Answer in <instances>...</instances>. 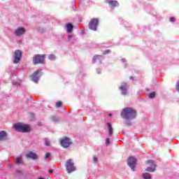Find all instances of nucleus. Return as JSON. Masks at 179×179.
Listing matches in <instances>:
<instances>
[{
    "mask_svg": "<svg viewBox=\"0 0 179 179\" xmlns=\"http://www.w3.org/2000/svg\"><path fill=\"white\" fill-rule=\"evenodd\" d=\"M109 52H111V51L110 50H105L103 52V55H106V54H108Z\"/></svg>",
    "mask_w": 179,
    "mask_h": 179,
    "instance_id": "nucleus-27",
    "label": "nucleus"
},
{
    "mask_svg": "<svg viewBox=\"0 0 179 179\" xmlns=\"http://www.w3.org/2000/svg\"><path fill=\"white\" fill-rule=\"evenodd\" d=\"M147 164H150V166H148L145 169V171H149L150 173H155V171H156L157 165L155 164V161L149 159L147 161Z\"/></svg>",
    "mask_w": 179,
    "mask_h": 179,
    "instance_id": "nucleus-5",
    "label": "nucleus"
},
{
    "mask_svg": "<svg viewBox=\"0 0 179 179\" xmlns=\"http://www.w3.org/2000/svg\"><path fill=\"white\" fill-rule=\"evenodd\" d=\"M128 166L133 171H135V167H136V159L132 157L127 160Z\"/></svg>",
    "mask_w": 179,
    "mask_h": 179,
    "instance_id": "nucleus-7",
    "label": "nucleus"
},
{
    "mask_svg": "<svg viewBox=\"0 0 179 179\" xmlns=\"http://www.w3.org/2000/svg\"><path fill=\"white\" fill-rule=\"evenodd\" d=\"M25 31H26V30L24 29V28L20 27V28L17 29L15 31V34L16 36H22V34H24Z\"/></svg>",
    "mask_w": 179,
    "mask_h": 179,
    "instance_id": "nucleus-12",
    "label": "nucleus"
},
{
    "mask_svg": "<svg viewBox=\"0 0 179 179\" xmlns=\"http://www.w3.org/2000/svg\"><path fill=\"white\" fill-rule=\"evenodd\" d=\"M49 173H52V170L49 171Z\"/></svg>",
    "mask_w": 179,
    "mask_h": 179,
    "instance_id": "nucleus-33",
    "label": "nucleus"
},
{
    "mask_svg": "<svg viewBox=\"0 0 179 179\" xmlns=\"http://www.w3.org/2000/svg\"><path fill=\"white\" fill-rule=\"evenodd\" d=\"M44 141L45 146H50V140H48V138H45Z\"/></svg>",
    "mask_w": 179,
    "mask_h": 179,
    "instance_id": "nucleus-24",
    "label": "nucleus"
},
{
    "mask_svg": "<svg viewBox=\"0 0 179 179\" xmlns=\"http://www.w3.org/2000/svg\"><path fill=\"white\" fill-rule=\"evenodd\" d=\"M101 59H103V56L101 55H95L94 56L92 59V63H96V61H99L100 63H101Z\"/></svg>",
    "mask_w": 179,
    "mask_h": 179,
    "instance_id": "nucleus-15",
    "label": "nucleus"
},
{
    "mask_svg": "<svg viewBox=\"0 0 179 179\" xmlns=\"http://www.w3.org/2000/svg\"><path fill=\"white\" fill-rule=\"evenodd\" d=\"M15 163H17V164H20V163H22V159L21 157H17V158L15 159Z\"/></svg>",
    "mask_w": 179,
    "mask_h": 179,
    "instance_id": "nucleus-20",
    "label": "nucleus"
},
{
    "mask_svg": "<svg viewBox=\"0 0 179 179\" xmlns=\"http://www.w3.org/2000/svg\"><path fill=\"white\" fill-rule=\"evenodd\" d=\"M107 3L110 5V6H112V8H115V6H120V3L117 1L114 0H107Z\"/></svg>",
    "mask_w": 179,
    "mask_h": 179,
    "instance_id": "nucleus-13",
    "label": "nucleus"
},
{
    "mask_svg": "<svg viewBox=\"0 0 179 179\" xmlns=\"http://www.w3.org/2000/svg\"><path fill=\"white\" fill-rule=\"evenodd\" d=\"M38 73H40V71L39 70H37L31 76V79L35 83H37V82H38V79H40V76H38Z\"/></svg>",
    "mask_w": 179,
    "mask_h": 179,
    "instance_id": "nucleus-10",
    "label": "nucleus"
},
{
    "mask_svg": "<svg viewBox=\"0 0 179 179\" xmlns=\"http://www.w3.org/2000/svg\"><path fill=\"white\" fill-rule=\"evenodd\" d=\"M45 58V55H36L34 57L33 62L34 65L37 64H44V59Z\"/></svg>",
    "mask_w": 179,
    "mask_h": 179,
    "instance_id": "nucleus-6",
    "label": "nucleus"
},
{
    "mask_svg": "<svg viewBox=\"0 0 179 179\" xmlns=\"http://www.w3.org/2000/svg\"><path fill=\"white\" fill-rule=\"evenodd\" d=\"M20 58H22V51L17 50L14 52V64H18L20 62Z\"/></svg>",
    "mask_w": 179,
    "mask_h": 179,
    "instance_id": "nucleus-8",
    "label": "nucleus"
},
{
    "mask_svg": "<svg viewBox=\"0 0 179 179\" xmlns=\"http://www.w3.org/2000/svg\"><path fill=\"white\" fill-rule=\"evenodd\" d=\"M17 173H22L21 171H17Z\"/></svg>",
    "mask_w": 179,
    "mask_h": 179,
    "instance_id": "nucleus-37",
    "label": "nucleus"
},
{
    "mask_svg": "<svg viewBox=\"0 0 179 179\" xmlns=\"http://www.w3.org/2000/svg\"><path fill=\"white\" fill-rule=\"evenodd\" d=\"M60 143L63 148H69V146H71V145L72 144L71 140L68 137H65L62 139Z\"/></svg>",
    "mask_w": 179,
    "mask_h": 179,
    "instance_id": "nucleus-9",
    "label": "nucleus"
},
{
    "mask_svg": "<svg viewBox=\"0 0 179 179\" xmlns=\"http://www.w3.org/2000/svg\"><path fill=\"white\" fill-rule=\"evenodd\" d=\"M66 169L67 173H72L76 170L75 165H73V161L72 159H68L66 162Z\"/></svg>",
    "mask_w": 179,
    "mask_h": 179,
    "instance_id": "nucleus-3",
    "label": "nucleus"
},
{
    "mask_svg": "<svg viewBox=\"0 0 179 179\" xmlns=\"http://www.w3.org/2000/svg\"><path fill=\"white\" fill-rule=\"evenodd\" d=\"M107 126L108 128V132H109V136H113V126H111V124L110 123H107Z\"/></svg>",
    "mask_w": 179,
    "mask_h": 179,
    "instance_id": "nucleus-18",
    "label": "nucleus"
},
{
    "mask_svg": "<svg viewBox=\"0 0 179 179\" xmlns=\"http://www.w3.org/2000/svg\"><path fill=\"white\" fill-rule=\"evenodd\" d=\"M26 157H28L29 159H33V160H36L37 159V155L36 153L30 151L28 153L26 154Z\"/></svg>",
    "mask_w": 179,
    "mask_h": 179,
    "instance_id": "nucleus-14",
    "label": "nucleus"
},
{
    "mask_svg": "<svg viewBox=\"0 0 179 179\" xmlns=\"http://www.w3.org/2000/svg\"><path fill=\"white\" fill-rule=\"evenodd\" d=\"M67 33H72L73 30V25L71 23L66 24Z\"/></svg>",
    "mask_w": 179,
    "mask_h": 179,
    "instance_id": "nucleus-17",
    "label": "nucleus"
},
{
    "mask_svg": "<svg viewBox=\"0 0 179 179\" xmlns=\"http://www.w3.org/2000/svg\"><path fill=\"white\" fill-rule=\"evenodd\" d=\"M170 22H176V18H174L173 17H171Z\"/></svg>",
    "mask_w": 179,
    "mask_h": 179,
    "instance_id": "nucleus-31",
    "label": "nucleus"
},
{
    "mask_svg": "<svg viewBox=\"0 0 179 179\" xmlns=\"http://www.w3.org/2000/svg\"><path fill=\"white\" fill-rule=\"evenodd\" d=\"M13 127L15 131H17L18 132H30V127L27 124L17 123L14 124Z\"/></svg>",
    "mask_w": 179,
    "mask_h": 179,
    "instance_id": "nucleus-2",
    "label": "nucleus"
},
{
    "mask_svg": "<svg viewBox=\"0 0 179 179\" xmlns=\"http://www.w3.org/2000/svg\"><path fill=\"white\" fill-rule=\"evenodd\" d=\"M120 89L122 91V94H127L128 85H127V83H122V86L120 87Z\"/></svg>",
    "mask_w": 179,
    "mask_h": 179,
    "instance_id": "nucleus-11",
    "label": "nucleus"
},
{
    "mask_svg": "<svg viewBox=\"0 0 179 179\" xmlns=\"http://www.w3.org/2000/svg\"><path fill=\"white\" fill-rule=\"evenodd\" d=\"M97 26H99V18H94L90 20L89 23V29L96 31L97 30Z\"/></svg>",
    "mask_w": 179,
    "mask_h": 179,
    "instance_id": "nucleus-4",
    "label": "nucleus"
},
{
    "mask_svg": "<svg viewBox=\"0 0 179 179\" xmlns=\"http://www.w3.org/2000/svg\"><path fill=\"white\" fill-rule=\"evenodd\" d=\"M176 89H177L178 92H179V80L177 82Z\"/></svg>",
    "mask_w": 179,
    "mask_h": 179,
    "instance_id": "nucleus-28",
    "label": "nucleus"
},
{
    "mask_svg": "<svg viewBox=\"0 0 179 179\" xmlns=\"http://www.w3.org/2000/svg\"><path fill=\"white\" fill-rule=\"evenodd\" d=\"M106 143L107 145H110V138H106Z\"/></svg>",
    "mask_w": 179,
    "mask_h": 179,
    "instance_id": "nucleus-30",
    "label": "nucleus"
},
{
    "mask_svg": "<svg viewBox=\"0 0 179 179\" xmlns=\"http://www.w3.org/2000/svg\"><path fill=\"white\" fill-rule=\"evenodd\" d=\"M93 162L94 163H97V157H93Z\"/></svg>",
    "mask_w": 179,
    "mask_h": 179,
    "instance_id": "nucleus-29",
    "label": "nucleus"
},
{
    "mask_svg": "<svg viewBox=\"0 0 179 179\" xmlns=\"http://www.w3.org/2000/svg\"><path fill=\"white\" fill-rule=\"evenodd\" d=\"M52 121H53V122H57V121H59V119L56 116H53L52 117Z\"/></svg>",
    "mask_w": 179,
    "mask_h": 179,
    "instance_id": "nucleus-22",
    "label": "nucleus"
},
{
    "mask_svg": "<svg viewBox=\"0 0 179 179\" xmlns=\"http://www.w3.org/2000/svg\"><path fill=\"white\" fill-rule=\"evenodd\" d=\"M48 59H50V61H54V59H55V55H50Z\"/></svg>",
    "mask_w": 179,
    "mask_h": 179,
    "instance_id": "nucleus-23",
    "label": "nucleus"
},
{
    "mask_svg": "<svg viewBox=\"0 0 179 179\" xmlns=\"http://www.w3.org/2000/svg\"><path fill=\"white\" fill-rule=\"evenodd\" d=\"M122 62H125V59H122Z\"/></svg>",
    "mask_w": 179,
    "mask_h": 179,
    "instance_id": "nucleus-35",
    "label": "nucleus"
},
{
    "mask_svg": "<svg viewBox=\"0 0 179 179\" xmlns=\"http://www.w3.org/2000/svg\"><path fill=\"white\" fill-rule=\"evenodd\" d=\"M61 106H62V102H61V101H57V102L56 103V107L59 108V107H61Z\"/></svg>",
    "mask_w": 179,
    "mask_h": 179,
    "instance_id": "nucleus-25",
    "label": "nucleus"
},
{
    "mask_svg": "<svg viewBox=\"0 0 179 179\" xmlns=\"http://www.w3.org/2000/svg\"><path fill=\"white\" fill-rule=\"evenodd\" d=\"M143 177L144 179H150V178H152V176H150V173H143Z\"/></svg>",
    "mask_w": 179,
    "mask_h": 179,
    "instance_id": "nucleus-19",
    "label": "nucleus"
},
{
    "mask_svg": "<svg viewBox=\"0 0 179 179\" xmlns=\"http://www.w3.org/2000/svg\"><path fill=\"white\" fill-rule=\"evenodd\" d=\"M121 116L124 120L131 121V120L136 118V110L132 108H125L122 110Z\"/></svg>",
    "mask_w": 179,
    "mask_h": 179,
    "instance_id": "nucleus-1",
    "label": "nucleus"
},
{
    "mask_svg": "<svg viewBox=\"0 0 179 179\" xmlns=\"http://www.w3.org/2000/svg\"><path fill=\"white\" fill-rule=\"evenodd\" d=\"M156 96V92H153L149 94L148 97H150V99H155Z\"/></svg>",
    "mask_w": 179,
    "mask_h": 179,
    "instance_id": "nucleus-21",
    "label": "nucleus"
},
{
    "mask_svg": "<svg viewBox=\"0 0 179 179\" xmlns=\"http://www.w3.org/2000/svg\"><path fill=\"white\" fill-rule=\"evenodd\" d=\"M68 38H69V40H71V39L72 38V35H69V36H68Z\"/></svg>",
    "mask_w": 179,
    "mask_h": 179,
    "instance_id": "nucleus-32",
    "label": "nucleus"
},
{
    "mask_svg": "<svg viewBox=\"0 0 179 179\" xmlns=\"http://www.w3.org/2000/svg\"><path fill=\"white\" fill-rule=\"evenodd\" d=\"M50 156H51V154L50 152H46L45 154V159H50Z\"/></svg>",
    "mask_w": 179,
    "mask_h": 179,
    "instance_id": "nucleus-26",
    "label": "nucleus"
},
{
    "mask_svg": "<svg viewBox=\"0 0 179 179\" xmlns=\"http://www.w3.org/2000/svg\"><path fill=\"white\" fill-rule=\"evenodd\" d=\"M8 135L6 134V132L2 131H0V141H6Z\"/></svg>",
    "mask_w": 179,
    "mask_h": 179,
    "instance_id": "nucleus-16",
    "label": "nucleus"
},
{
    "mask_svg": "<svg viewBox=\"0 0 179 179\" xmlns=\"http://www.w3.org/2000/svg\"><path fill=\"white\" fill-rule=\"evenodd\" d=\"M111 115H112L111 113H109V114H108V116H109V117H111Z\"/></svg>",
    "mask_w": 179,
    "mask_h": 179,
    "instance_id": "nucleus-36",
    "label": "nucleus"
},
{
    "mask_svg": "<svg viewBox=\"0 0 179 179\" xmlns=\"http://www.w3.org/2000/svg\"><path fill=\"white\" fill-rule=\"evenodd\" d=\"M130 79L134 80V77H133V76H131V77H130Z\"/></svg>",
    "mask_w": 179,
    "mask_h": 179,
    "instance_id": "nucleus-34",
    "label": "nucleus"
}]
</instances>
